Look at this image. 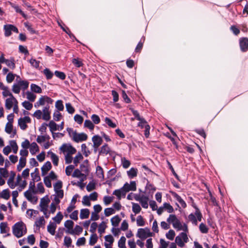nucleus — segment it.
Listing matches in <instances>:
<instances>
[{"label":"nucleus","mask_w":248,"mask_h":248,"mask_svg":"<svg viewBox=\"0 0 248 248\" xmlns=\"http://www.w3.org/2000/svg\"><path fill=\"white\" fill-rule=\"evenodd\" d=\"M24 223L19 221L16 223L13 226V233L17 238H19L23 235Z\"/></svg>","instance_id":"nucleus-1"},{"label":"nucleus","mask_w":248,"mask_h":248,"mask_svg":"<svg viewBox=\"0 0 248 248\" xmlns=\"http://www.w3.org/2000/svg\"><path fill=\"white\" fill-rule=\"evenodd\" d=\"M136 236L142 240H144L148 237L152 236V232H151L150 229L147 227L139 228L138 230Z\"/></svg>","instance_id":"nucleus-2"},{"label":"nucleus","mask_w":248,"mask_h":248,"mask_svg":"<svg viewBox=\"0 0 248 248\" xmlns=\"http://www.w3.org/2000/svg\"><path fill=\"white\" fill-rule=\"evenodd\" d=\"M188 238L186 233L185 232H182L180 234L175 237V243L180 247L184 246V243H187Z\"/></svg>","instance_id":"nucleus-3"},{"label":"nucleus","mask_w":248,"mask_h":248,"mask_svg":"<svg viewBox=\"0 0 248 248\" xmlns=\"http://www.w3.org/2000/svg\"><path fill=\"white\" fill-rule=\"evenodd\" d=\"M87 138V135L84 133H78L76 131L73 132V140L77 143L85 141Z\"/></svg>","instance_id":"nucleus-4"},{"label":"nucleus","mask_w":248,"mask_h":248,"mask_svg":"<svg viewBox=\"0 0 248 248\" xmlns=\"http://www.w3.org/2000/svg\"><path fill=\"white\" fill-rule=\"evenodd\" d=\"M63 152H67L68 155H73L76 152V149L70 144H63L60 148Z\"/></svg>","instance_id":"nucleus-5"},{"label":"nucleus","mask_w":248,"mask_h":248,"mask_svg":"<svg viewBox=\"0 0 248 248\" xmlns=\"http://www.w3.org/2000/svg\"><path fill=\"white\" fill-rule=\"evenodd\" d=\"M239 46L242 52H247L248 50V38L247 37L240 38Z\"/></svg>","instance_id":"nucleus-6"},{"label":"nucleus","mask_w":248,"mask_h":248,"mask_svg":"<svg viewBox=\"0 0 248 248\" xmlns=\"http://www.w3.org/2000/svg\"><path fill=\"white\" fill-rule=\"evenodd\" d=\"M24 196L29 201L31 202L33 204H35L37 202V197L36 196H33L31 191H29V190H28L24 192Z\"/></svg>","instance_id":"nucleus-7"},{"label":"nucleus","mask_w":248,"mask_h":248,"mask_svg":"<svg viewBox=\"0 0 248 248\" xmlns=\"http://www.w3.org/2000/svg\"><path fill=\"white\" fill-rule=\"evenodd\" d=\"M170 192L171 193L172 196L180 203L183 208H185L186 207V202L178 194L172 191H170Z\"/></svg>","instance_id":"nucleus-8"},{"label":"nucleus","mask_w":248,"mask_h":248,"mask_svg":"<svg viewBox=\"0 0 248 248\" xmlns=\"http://www.w3.org/2000/svg\"><path fill=\"white\" fill-rule=\"evenodd\" d=\"M51 168L52 165L50 162L49 161L46 162L41 168L42 175H46L48 171H49L51 169Z\"/></svg>","instance_id":"nucleus-9"},{"label":"nucleus","mask_w":248,"mask_h":248,"mask_svg":"<svg viewBox=\"0 0 248 248\" xmlns=\"http://www.w3.org/2000/svg\"><path fill=\"white\" fill-rule=\"evenodd\" d=\"M16 173L13 171H11V175L7 181V184L12 189L14 188L16 186V185H14V179Z\"/></svg>","instance_id":"nucleus-10"},{"label":"nucleus","mask_w":248,"mask_h":248,"mask_svg":"<svg viewBox=\"0 0 248 248\" xmlns=\"http://www.w3.org/2000/svg\"><path fill=\"white\" fill-rule=\"evenodd\" d=\"M93 146L99 147L102 143L103 140L101 137L97 135H94L92 138Z\"/></svg>","instance_id":"nucleus-11"},{"label":"nucleus","mask_w":248,"mask_h":248,"mask_svg":"<svg viewBox=\"0 0 248 248\" xmlns=\"http://www.w3.org/2000/svg\"><path fill=\"white\" fill-rule=\"evenodd\" d=\"M49 106H46L43 110V115L42 116V118L43 120L46 121H48L50 119V112L49 111Z\"/></svg>","instance_id":"nucleus-12"},{"label":"nucleus","mask_w":248,"mask_h":248,"mask_svg":"<svg viewBox=\"0 0 248 248\" xmlns=\"http://www.w3.org/2000/svg\"><path fill=\"white\" fill-rule=\"evenodd\" d=\"M56 227L57 226L54 222L50 221L47 227L48 232H49L51 235H54Z\"/></svg>","instance_id":"nucleus-13"},{"label":"nucleus","mask_w":248,"mask_h":248,"mask_svg":"<svg viewBox=\"0 0 248 248\" xmlns=\"http://www.w3.org/2000/svg\"><path fill=\"white\" fill-rule=\"evenodd\" d=\"M3 30L4 31V35L6 37H9L12 34V24H6L4 25Z\"/></svg>","instance_id":"nucleus-14"},{"label":"nucleus","mask_w":248,"mask_h":248,"mask_svg":"<svg viewBox=\"0 0 248 248\" xmlns=\"http://www.w3.org/2000/svg\"><path fill=\"white\" fill-rule=\"evenodd\" d=\"M31 175L32 177V180L33 181H36V182H38L41 180L38 168H35L34 172L31 173Z\"/></svg>","instance_id":"nucleus-15"},{"label":"nucleus","mask_w":248,"mask_h":248,"mask_svg":"<svg viewBox=\"0 0 248 248\" xmlns=\"http://www.w3.org/2000/svg\"><path fill=\"white\" fill-rule=\"evenodd\" d=\"M26 164V158L24 157H20L19 159V164L17 166V170L18 171L21 170L22 169L24 168Z\"/></svg>","instance_id":"nucleus-16"},{"label":"nucleus","mask_w":248,"mask_h":248,"mask_svg":"<svg viewBox=\"0 0 248 248\" xmlns=\"http://www.w3.org/2000/svg\"><path fill=\"white\" fill-rule=\"evenodd\" d=\"M90 215V211L88 209L85 208V209H82L80 210V218L81 219L87 218Z\"/></svg>","instance_id":"nucleus-17"},{"label":"nucleus","mask_w":248,"mask_h":248,"mask_svg":"<svg viewBox=\"0 0 248 248\" xmlns=\"http://www.w3.org/2000/svg\"><path fill=\"white\" fill-rule=\"evenodd\" d=\"M14 104V99L13 97L7 98L5 100V108L7 109L10 110L12 108Z\"/></svg>","instance_id":"nucleus-18"},{"label":"nucleus","mask_w":248,"mask_h":248,"mask_svg":"<svg viewBox=\"0 0 248 248\" xmlns=\"http://www.w3.org/2000/svg\"><path fill=\"white\" fill-rule=\"evenodd\" d=\"M130 110H131V112H132L133 115L135 116V118L137 120H139V121H141V122H146V120H145V119L140 116V114L137 110H135L133 108H130Z\"/></svg>","instance_id":"nucleus-19"},{"label":"nucleus","mask_w":248,"mask_h":248,"mask_svg":"<svg viewBox=\"0 0 248 248\" xmlns=\"http://www.w3.org/2000/svg\"><path fill=\"white\" fill-rule=\"evenodd\" d=\"M39 147L35 142H32L30 145V151L32 155L39 151Z\"/></svg>","instance_id":"nucleus-20"},{"label":"nucleus","mask_w":248,"mask_h":248,"mask_svg":"<svg viewBox=\"0 0 248 248\" xmlns=\"http://www.w3.org/2000/svg\"><path fill=\"white\" fill-rule=\"evenodd\" d=\"M110 151V149L109 147L108 146V144L105 143L101 147V150L99 152V155L105 154L106 155L109 153Z\"/></svg>","instance_id":"nucleus-21"},{"label":"nucleus","mask_w":248,"mask_h":248,"mask_svg":"<svg viewBox=\"0 0 248 248\" xmlns=\"http://www.w3.org/2000/svg\"><path fill=\"white\" fill-rule=\"evenodd\" d=\"M121 220V218L119 217L118 215H116L111 218V225L114 227H117L118 226Z\"/></svg>","instance_id":"nucleus-22"},{"label":"nucleus","mask_w":248,"mask_h":248,"mask_svg":"<svg viewBox=\"0 0 248 248\" xmlns=\"http://www.w3.org/2000/svg\"><path fill=\"white\" fill-rule=\"evenodd\" d=\"M5 63L8 67L12 69H14L16 67L15 59L13 57H11L9 59H7Z\"/></svg>","instance_id":"nucleus-23"},{"label":"nucleus","mask_w":248,"mask_h":248,"mask_svg":"<svg viewBox=\"0 0 248 248\" xmlns=\"http://www.w3.org/2000/svg\"><path fill=\"white\" fill-rule=\"evenodd\" d=\"M138 170L137 169L131 168L127 171V175L130 179L133 178L137 175Z\"/></svg>","instance_id":"nucleus-24"},{"label":"nucleus","mask_w":248,"mask_h":248,"mask_svg":"<svg viewBox=\"0 0 248 248\" xmlns=\"http://www.w3.org/2000/svg\"><path fill=\"white\" fill-rule=\"evenodd\" d=\"M149 200V198L147 196H145L144 195H142V199L140 202L141 204V206L145 209L148 208V201Z\"/></svg>","instance_id":"nucleus-25"},{"label":"nucleus","mask_w":248,"mask_h":248,"mask_svg":"<svg viewBox=\"0 0 248 248\" xmlns=\"http://www.w3.org/2000/svg\"><path fill=\"white\" fill-rule=\"evenodd\" d=\"M123 188L116 189L113 192V194L116 196L119 200H121L122 196H125V194L123 192Z\"/></svg>","instance_id":"nucleus-26"},{"label":"nucleus","mask_w":248,"mask_h":248,"mask_svg":"<svg viewBox=\"0 0 248 248\" xmlns=\"http://www.w3.org/2000/svg\"><path fill=\"white\" fill-rule=\"evenodd\" d=\"M31 89L32 92L36 93H41L42 92V90L40 86L33 83L31 84Z\"/></svg>","instance_id":"nucleus-27"},{"label":"nucleus","mask_w":248,"mask_h":248,"mask_svg":"<svg viewBox=\"0 0 248 248\" xmlns=\"http://www.w3.org/2000/svg\"><path fill=\"white\" fill-rule=\"evenodd\" d=\"M96 173L97 176L101 179H104V175L102 168L100 166H97L96 168Z\"/></svg>","instance_id":"nucleus-28"},{"label":"nucleus","mask_w":248,"mask_h":248,"mask_svg":"<svg viewBox=\"0 0 248 248\" xmlns=\"http://www.w3.org/2000/svg\"><path fill=\"white\" fill-rule=\"evenodd\" d=\"M43 73L45 75L47 79H50L53 76V73L49 69L46 68L43 70Z\"/></svg>","instance_id":"nucleus-29"},{"label":"nucleus","mask_w":248,"mask_h":248,"mask_svg":"<svg viewBox=\"0 0 248 248\" xmlns=\"http://www.w3.org/2000/svg\"><path fill=\"white\" fill-rule=\"evenodd\" d=\"M47 126H49L50 131L52 133V132H54V131H56L57 130V127L58 125L57 124L54 122L53 121H51L49 122V124H47Z\"/></svg>","instance_id":"nucleus-30"},{"label":"nucleus","mask_w":248,"mask_h":248,"mask_svg":"<svg viewBox=\"0 0 248 248\" xmlns=\"http://www.w3.org/2000/svg\"><path fill=\"white\" fill-rule=\"evenodd\" d=\"M145 40V37H142V38L141 39L140 41L138 43V45H137L135 51L136 52H140L142 47H143V44Z\"/></svg>","instance_id":"nucleus-31"},{"label":"nucleus","mask_w":248,"mask_h":248,"mask_svg":"<svg viewBox=\"0 0 248 248\" xmlns=\"http://www.w3.org/2000/svg\"><path fill=\"white\" fill-rule=\"evenodd\" d=\"M98 236L96 233L92 234L90 238L89 245L91 246L94 245L97 241Z\"/></svg>","instance_id":"nucleus-32"},{"label":"nucleus","mask_w":248,"mask_h":248,"mask_svg":"<svg viewBox=\"0 0 248 248\" xmlns=\"http://www.w3.org/2000/svg\"><path fill=\"white\" fill-rule=\"evenodd\" d=\"M55 107L57 109V111H62L64 109L63 102L61 100H58L56 102Z\"/></svg>","instance_id":"nucleus-33"},{"label":"nucleus","mask_w":248,"mask_h":248,"mask_svg":"<svg viewBox=\"0 0 248 248\" xmlns=\"http://www.w3.org/2000/svg\"><path fill=\"white\" fill-rule=\"evenodd\" d=\"M10 196V191L8 188L3 190L1 192V198L7 200L9 199Z\"/></svg>","instance_id":"nucleus-34"},{"label":"nucleus","mask_w":248,"mask_h":248,"mask_svg":"<svg viewBox=\"0 0 248 248\" xmlns=\"http://www.w3.org/2000/svg\"><path fill=\"white\" fill-rule=\"evenodd\" d=\"M63 215L61 212H59L57 215L52 218V219L55 221L57 224H60L61 220L62 219Z\"/></svg>","instance_id":"nucleus-35"},{"label":"nucleus","mask_w":248,"mask_h":248,"mask_svg":"<svg viewBox=\"0 0 248 248\" xmlns=\"http://www.w3.org/2000/svg\"><path fill=\"white\" fill-rule=\"evenodd\" d=\"M126 238L124 236H122L121 237L118 241V245L120 248H126L125 246Z\"/></svg>","instance_id":"nucleus-36"},{"label":"nucleus","mask_w":248,"mask_h":248,"mask_svg":"<svg viewBox=\"0 0 248 248\" xmlns=\"http://www.w3.org/2000/svg\"><path fill=\"white\" fill-rule=\"evenodd\" d=\"M10 144L13 149V151L14 154H16L18 151V146L16 144V140H12L10 141Z\"/></svg>","instance_id":"nucleus-37"},{"label":"nucleus","mask_w":248,"mask_h":248,"mask_svg":"<svg viewBox=\"0 0 248 248\" xmlns=\"http://www.w3.org/2000/svg\"><path fill=\"white\" fill-rule=\"evenodd\" d=\"M141 209V207L138 203H132V211L136 214L139 213Z\"/></svg>","instance_id":"nucleus-38"},{"label":"nucleus","mask_w":248,"mask_h":248,"mask_svg":"<svg viewBox=\"0 0 248 248\" xmlns=\"http://www.w3.org/2000/svg\"><path fill=\"white\" fill-rule=\"evenodd\" d=\"M167 165L168 166L170 170L172 173L174 175V176L179 181H180V177L177 175V174L175 172L172 166L171 165V163L168 161H167Z\"/></svg>","instance_id":"nucleus-39"},{"label":"nucleus","mask_w":248,"mask_h":248,"mask_svg":"<svg viewBox=\"0 0 248 248\" xmlns=\"http://www.w3.org/2000/svg\"><path fill=\"white\" fill-rule=\"evenodd\" d=\"M84 127L89 128L90 130H93L94 125L90 120H86L84 124Z\"/></svg>","instance_id":"nucleus-40"},{"label":"nucleus","mask_w":248,"mask_h":248,"mask_svg":"<svg viewBox=\"0 0 248 248\" xmlns=\"http://www.w3.org/2000/svg\"><path fill=\"white\" fill-rule=\"evenodd\" d=\"M199 229L200 232L202 233H207L208 232V228L203 223L200 224Z\"/></svg>","instance_id":"nucleus-41"},{"label":"nucleus","mask_w":248,"mask_h":248,"mask_svg":"<svg viewBox=\"0 0 248 248\" xmlns=\"http://www.w3.org/2000/svg\"><path fill=\"white\" fill-rule=\"evenodd\" d=\"M83 158V157L81 154L80 152H78V154L76 155V156L74 158V163L75 165V166H77L79 161L82 160Z\"/></svg>","instance_id":"nucleus-42"},{"label":"nucleus","mask_w":248,"mask_h":248,"mask_svg":"<svg viewBox=\"0 0 248 248\" xmlns=\"http://www.w3.org/2000/svg\"><path fill=\"white\" fill-rule=\"evenodd\" d=\"M95 188V183L92 180L90 181L86 186V189L88 191L90 192Z\"/></svg>","instance_id":"nucleus-43"},{"label":"nucleus","mask_w":248,"mask_h":248,"mask_svg":"<svg viewBox=\"0 0 248 248\" xmlns=\"http://www.w3.org/2000/svg\"><path fill=\"white\" fill-rule=\"evenodd\" d=\"M7 223L6 222H2L0 224V232L1 233H5L7 232Z\"/></svg>","instance_id":"nucleus-44"},{"label":"nucleus","mask_w":248,"mask_h":248,"mask_svg":"<svg viewBox=\"0 0 248 248\" xmlns=\"http://www.w3.org/2000/svg\"><path fill=\"white\" fill-rule=\"evenodd\" d=\"M55 75L62 80H64L66 78V75L64 72L56 70L54 72Z\"/></svg>","instance_id":"nucleus-45"},{"label":"nucleus","mask_w":248,"mask_h":248,"mask_svg":"<svg viewBox=\"0 0 248 248\" xmlns=\"http://www.w3.org/2000/svg\"><path fill=\"white\" fill-rule=\"evenodd\" d=\"M18 124L22 130H25L28 127L26 123L22 120L21 117L18 120Z\"/></svg>","instance_id":"nucleus-46"},{"label":"nucleus","mask_w":248,"mask_h":248,"mask_svg":"<svg viewBox=\"0 0 248 248\" xmlns=\"http://www.w3.org/2000/svg\"><path fill=\"white\" fill-rule=\"evenodd\" d=\"M65 107L66 111L70 114H73L74 113L75 109L72 106L70 103H66Z\"/></svg>","instance_id":"nucleus-47"},{"label":"nucleus","mask_w":248,"mask_h":248,"mask_svg":"<svg viewBox=\"0 0 248 248\" xmlns=\"http://www.w3.org/2000/svg\"><path fill=\"white\" fill-rule=\"evenodd\" d=\"M175 235V232L172 230H170L167 233H166V237L167 239L170 240H172L174 239Z\"/></svg>","instance_id":"nucleus-48"},{"label":"nucleus","mask_w":248,"mask_h":248,"mask_svg":"<svg viewBox=\"0 0 248 248\" xmlns=\"http://www.w3.org/2000/svg\"><path fill=\"white\" fill-rule=\"evenodd\" d=\"M18 83L19 84L20 87H22L24 90L27 89L29 87V83L27 80H20Z\"/></svg>","instance_id":"nucleus-49"},{"label":"nucleus","mask_w":248,"mask_h":248,"mask_svg":"<svg viewBox=\"0 0 248 248\" xmlns=\"http://www.w3.org/2000/svg\"><path fill=\"white\" fill-rule=\"evenodd\" d=\"M106 227L107 226L106 225L105 222L102 221L99 225L98 229V232L100 234L105 232Z\"/></svg>","instance_id":"nucleus-50"},{"label":"nucleus","mask_w":248,"mask_h":248,"mask_svg":"<svg viewBox=\"0 0 248 248\" xmlns=\"http://www.w3.org/2000/svg\"><path fill=\"white\" fill-rule=\"evenodd\" d=\"M26 94H27V98L30 101H31V102L34 101L35 98H36V95H35L32 92H31L29 91H27L26 92Z\"/></svg>","instance_id":"nucleus-51"},{"label":"nucleus","mask_w":248,"mask_h":248,"mask_svg":"<svg viewBox=\"0 0 248 248\" xmlns=\"http://www.w3.org/2000/svg\"><path fill=\"white\" fill-rule=\"evenodd\" d=\"M83 176L84 174L82 173L81 172V171L78 169H75L73 173L72 174V176L74 178H79L81 176Z\"/></svg>","instance_id":"nucleus-52"},{"label":"nucleus","mask_w":248,"mask_h":248,"mask_svg":"<svg viewBox=\"0 0 248 248\" xmlns=\"http://www.w3.org/2000/svg\"><path fill=\"white\" fill-rule=\"evenodd\" d=\"M137 225L138 226H143L145 225V221L143 217L140 215L137 218Z\"/></svg>","instance_id":"nucleus-53"},{"label":"nucleus","mask_w":248,"mask_h":248,"mask_svg":"<svg viewBox=\"0 0 248 248\" xmlns=\"http://www.w3.org/2000/svg\"><path fill=\"white\" fill-rule=\"evenodd\" d=\"M16 74L10 72L8 73L6 76V81L8 83H11L15 79Z\"/></svg>","instance_id":"nucleus-54"},{"label":"nucleus","mask_w":248,"mask_h":248,"mask_svg":"<svg viewBox=\"0 0 248 248\" xmlns=\"http://www.w3.org/2000/svg\"><path fill=\"white\" fill-rule=\"evenodd\" d=\"M49 202L50 200L48 198L47 196L46 195L41 199L39 205L44 206L45 205H47Z\"/></svg>","instance_id":"nucleus-55"},{"label":"nucleus","mask_w":248,"mask_h":248,"mask_svg":"<svg viewBox=\"0 0 248 248\" xmlns=\"http://www.w3.org/2000/svg\"><path fill=\"white\" fill-rule=\"evenodd\" d=\"M62 186V182L60 180H59L54 185V190L55 192H57V190L61 189Z\"/></svg>","instance_id":"nucleus-56"},{"label":"nucleus","mask_w":248,"mask_h":248,"mask_svg":"<svg viewBox=\"0 0 248 248\" xmlns=\"http://www.w3.org/2000/svg\"><path fill=\"white\" fill-rule=\"evenodd\" d=\"M172 226L174 228L177 229L178 230L183 229L182 225L178 219L174 222H172Z\"/></svg>","instance_id":"nucleus-57"},{"label":"nucleus","mask_w":248,"mask_h":248,"mask_svg":"<svg viewBox=\"0 0 248 248\" xmlns=\"http://www.w3.org/2000/svg\"><path fill=\"white\" fill-rule=\"evenodd\" d=\"M29 62L31 65L35 68H38L39 66L40 62L35 59L31 58Z\"/></svg>","instance_id":"nucleus-58"},{"label":"nucleus","mask_w":248,"mask_h":248,"mask_svg":"<svg viewBox=\"0 0 248 248\" xmlns=\"http://www.w3.org/2000/svg\"><path fill=\"white\" fill-rule=\"evenodd\" d=\"M113 197H110L108 196H105L103 198V202L106 205H108L110 203L113 201Z\"/></svg>","instance_id":"nucleus-59"},{"label":"nucleus","mask_w":248,"mask_h":248,"mask_svg":"<svg viewBox=\"0 0 248 248\" xmlns=\"http://www.w3.org/2000/svg\"><path fill=\"white\" fill-rule=\"evenodd\" d=\"M115 213L114 210L111 208H107L104 210V214L106 217H108L110 215Z\"/></svg>","instance_id":"nucleus-60"},{"label":"nucleus","mask_w":248,"mask_h":248,"mask_svg":"<svg viewBox=\"0 0 248 248\" xmlns=\"http://www.w3.org/2000/svg\"><path fill=\"white\" fill-rule=\"evenodd\" d=\"M163 207L166 209L167 210L168 212L169 213H172L174 211L173 208L169 203H164Z\"/></svg>","instance_id":"nucleus-61"},{"label":"nucleus","mask_w":248,"mask_h":248,"mask_svg":"<svg viewBox=\"0 0 248 248\" xmlns=\"http://www.w3.org/2000/svg\"><path fill=\"white\" fill-rule=\"evenodd\" d=\"M121 160L123 167L124 168L127 169L130 166V162L128 160H127L125 157L122 158Z\"/></svg>","instance_id":"nucleus-62"},{"label":"nucleus","mask_w":248,"mask_h":248,"mask_svg":"<svg viewBox=\"0 0 248 248\" xmlns=\"http://www.w3.org/2000/svg\"><path fill=\"white\" fill-rule=\"evenodd\" d=\"M82 204L87 206L91 205L90 199L88 196L85 195L83 197Z\"/></svg>","instance_id":"nucleus-63"},{"label":"nucleus","mask_w":248,"mask_h":248,"mask_svg":"<svg viewBox=\"0 0 248 248\" xmlns=\"http://www.w3.org/2000/svg\"><path fill=\"white\" fill-rule=\"evenodd\" d=\"M22 105L25 108L28 110H31L32 108V104L28 101H24L22 102Z\"/></svg>","instance_id":"nucleus-64"}]
</instances>
